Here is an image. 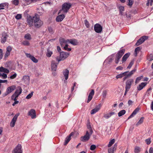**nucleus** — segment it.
<instances>
[{
    "label": "nucleus",
    "mask_w": 153,
    "mask_h": 153,
    "mask_svg": "<svg viewBox=\"0 0 153 153\" xmlns=\"http://www.w3.org/2000/svg\"><path fill=\"white\" fill-rule=\"evenodd\" d=\"M71 6V3L65 2L64 3L62 7V9L59 11V13H60L62 11L63 13H67Z\"/></svg>",
    "instance_id": "nucleus-1"
},
{
    "label": "nucleus",
    "mask_w": 153,
    "mask_h": 153,
    "mask_svg": "<svg viewBox=\"0 0 153 153\" xmlns=\"http://www.w3.org/2000/svg\"><path fill=\"white\" fill-rule=\"evenodd\" d=\"M9 72V70L2 66L0 68V76L2 78L5 79L7 77V75L5 73H8Z\"/></svg>",
    "instance_id": "nucleus-2"
},
{
    "label": "nucleus",
    "mask_w": 153,
    "mask_h": 153,
    "mask_svg": "<svg viewBox=\"0 0 153 153\" xmlns=\"http://www.w3.org/2000/svg\"><path fill=\"white\" fill-rule=\"evenodd\" d=\"M125 51V50L124 49H123L119 51L116 54L115 59V62L116 64L118 63L119 60L124 54Z\"/></svg>",
    "instance_id": "nucleus-3"
},
{
    "label": "nucleus",
    "mask_w": 153,
    "mask_h": 153,
    "mask_svg": "<svg viewBox=\"0 0 153 153\" xmlns=\"http://www.w3.org/2000/svg\"><path fill=\"white\" fill-rule=\"evenodd\" d=\"M34 20V26L35 27L39 28L43 24L42 22L36 16H35L33 18Z\"/></svg>",
    "instance_id": "nucleus-4"
},
{
    "label": "nucleus",
    "mask_w": 153,
    "mask_h": 153,
    "mask_svg": "<svg viewBox=\"0 0 153 153\" xmlns=\"http://www.w3.org/2000/svg\"><path fill=\"white\" fill-rule=\"evenodd\" d=\"M93 132V131L91 130L89 131H86L85 135L81 137V140L83 142H85L88 140Z\"/></svg>",
    "instance_id": "nucleus-5"
},
{
    "label": "nucleus",
    "mask_w": 153,
    "mask_h": 153,
    "mask_svg": "<svg viewBox=\"0 0 153 153\" xmlns=\"http://www.w3.org/2000/svg\"><path fill=\"white\" fill-rule=\"evenodd\" d=\"M69 54L66 52H62L60 53L59 57H57L56 58V60L58 62L63 60L66 58L68 56Z\"/></svg>",
    "instance_id": "nucleus-6"
},
{
    "label": "nucleus",
    "mask_w": 153,
    "mask_h": 153,
    "mask_svg": "<svg viewBox=\"0 0 153 153\" xmlns=\"http://www.w3.org/2000/svg\"><path fill=\"white\" fill-rule=\"evenodd\" d=\"M34 17H35V16L32 17L30 16H27V22L30 27H32L33 25V23H34L33 18Z\"/></svg>",
    "instance_id": "nucleus-7"
},
{
    "label": "nucleus",
    "mask_w": 153,
    "mask_h": 153,
    "mask_svg": "<svg viewBox=\"0 0 153 153\" xmlns=\"http://www.w3.org/2000/svg\"><path fill=\"white\" fill-rule=\"evenodd\" d=\"M22 92V89L19 86L17 89L16 90L15 93L12 96L13 98H14V99H15V97H18V96L21 94Z\"/></svg>",
    "instance_id": "nucleus-8"
},
{
    "label": "nucleus",
    "mask_w": 153,
    "mask_h": 153,
    "mask_svg": "<svg viewBox=\"0 0 153 153\" xmlns=\"http://www.w3.org/2000/svg\"><path fill=\"white\" fill-rule=\"evenodd\" d=\"M16 88V87L14 85L8 87L6 90V92L4 94V96H5L9 94L13 91Z\"/></svg>",
    "instance_id": "nucleus-9"
},
{
    "label": "nucleus",
    "mask_w": 153,
    "mask_h": 153,
    "mask_svg": "<svg viewBox=\"0 0 153 153\" xmlns=\"http://www.w3.org/2000/svg\"><path fill=\"white\" fill-rule=\"evenodd\" d=\"M133 82L134 79H128L126 82L125 88L130 89Z\"/></svg>",
    "instance_id": "nucleus-10"
},
{
    "label": "nucleus",
    "mask_w": 153,
    "mask_h": 153,
    "mask_svg": "<svg viewBox=\"0 0 153 153\" xmlns=\"http://www.w3.org/2000/svg\"><path fill=\"white\" fill-rule=\"evenodd\" d=\"M102 26L99 24H96L94 26V30L97 33H100L102 31Z\"/></svg>",
    "instance_id": "nucleus-11"
},
{
    "label": "nucleus",
    "mask_w": 153,
    "mask_h": 153,
    "mask_svg": "<svg viewBox=\"0 0 153 153\" xmlns=\"http://www.w3.org/2000/svg\"><path fill=\"white\" fill-rule=\"evenodd\" d=\"M148 37L146 36H143L138 40L135 44V45L138 46L142 44L145 41L148 39Z\"/></svg>",
    "instance_id": "nucleus-12"
},
{
    "label": "nucleus",
    "mask_w": 153,
    "mask_h": 153,
    "mask_svg": "<svg viewBox=\"0 0 153 153\" xmlns=\"http://www.w3.org/2000/svg\"><path fill=\"white\" fill-rule=\"evenodd\" d=\"M22 150L21 145L18 144L12 152V153H22Z\"/></svg>",
    "instance_id": "nucleus-13"
},
{
    "label": "nucleus",
    "mask_w": 153,
    "mask_h": 153,
    "mask_svg": "<svg viewBox=\"0 0 153 153\" xmlns=\"http://www.w3.org/2000/svg\"><path fill=\"white\" fill-rule=\"evenodd\" d=\"M19 115V113H18L16 114L13 118L12 119L11 122L10 123V126L11 127H13L15 125V123Z\"/></svg>",
    "instance_id": "nucleus-14"
},
{
    "label": "nucleus",
    "mask_w": 153,
    "mask_h": 153,
    "mask_svg": "<svg viewBox=\"0 0 153 153\" xmlns=\"http://www.w3.org/2000/svg\"><path fill=\"white\" fill-rule=\"evenodd\" d=\"M8 37L7 33L4 32L2 34V36L1 39V42L2 43H4L6 41Z\"/></svg>",
    "instance_id": "nucleus-15"
},
{
    "label": "nucleus",
    "mask_w": 153,
    "mask_h": 153,
    "mask_svg": "<svg viewBox=\"0 0 153 153\" xmlns=\"http://www.w3.org/2000/svg\"><path fill=\"white\" fill-rule=\"evenodd\" d=\"M28 115L31 117L32 119H34L36 118V111L33 109H31L28 112Z\"/></svg>",
    "instance_id": "nucleus-16"
},
{
    "label": "nucleus",
    "mask_w": 153,
    "mask_h": 153,
    "mask_svg": "<svg viewBox=\"0 0 153 153\" xmlns=\"http://www.w3.org/2000/svg\"><path fill=\"white\" fill-rule=\"evenodd\" d=\"M101 106L102 105L101 104H99L94 109L92 110L91 111V114H94L98 112L100 110Z\"/></svg>",
    "instance_id": "nucleus-17"
},
{
    "label": "nucleus",
    "mask_w": 153,
    "mask_h": 153,
    "mask_svg": "<svg viewBox=\"0 0 153 153\" xmlns=\"http://www.w3.org/2000/svg\"><path fill=\"white\" fill-rule=\"evenodd\" d=\"M25 55L27 57L30 58L33 62L36 63L38 62V60L33 56L28 53H26Z\"/></svg>",
    "instance_id": "nucleus-18"
},
{
    "label": "nucleus",
    "mask_w": 153,
    "mask_h": 153,
    "mask_svg": "<svg viewBox=\"0 0 153 153\" xmlns=\"http://www.w3.org/2000/svg\"><path fill=\"white\" fill-rule=\"evenodd\" d=\"M94 94V90L93 89H92L91 92L90 93L88 98L87 102L89 103L92 100L93 98V96Z\"/></svg>",
    "instance_id": "nucleus-19"
},
{
    "label": "nucleus",
    "mask_w": 153,
    "mask_h": 153,
    "mask_svg": "<svg viewBox=\"0 0 153 153\" xmlns=\"http://www.w3.org/2000/svg\"><path fill=\"white\" fill-rule=\"evenodd\" d=\"M74 134V132H72L66 138L65 141L64 145H66L68 143L71 139V137Z\"/></svg>",
    "instance_id": "nucleus-20"
},
{
    "label": "nucleus",
    "mask_w": 153,
    "mask_h": 153,
    "mask_svg": "<svg viewBox=\"0 0 153 153\" xmlns=\"http://www.w3.org/2000/svg\"><path fill=\"white\" fill-rule=\"evenodd\" d=\"M68 43H71L74 45H78V42L77 40L75 39H68Z\"/></svg>",
    "instance_id": "nucleus-21"
},
{
    "label": "nucleus",
    "mask_w": 153,
    "mask_h": 153,
    "mask_svg": "<svg viewBox=\"0 0 153 153\" xmlns=\"http://www.w3.org/2000/svg\"><path fill=\"white\" fill-rule=\"evenodd\" d=\"M58 64L55 62L54 61H52L51 62V67L52 71H56V70Z\"/></svg>",
    "instance_id": "nucleus-22"
},
{
    "label": "nucleus",
    "mask_w": 153,
    "mask_h": 153,
    "mask_svg": "<svg viewBox=\"0 0 153 153\" xmlns=\"http://www.w3.org/2000/svg\"><path fill=\"white\" fill-rule=\"evenodd\" d=\"M146 82H142L138 86H137V88L138 91H140L146 85Z\"/></svg>",
    "instance_id": "nucleus-23"
},
{
    "label": "nucleus",
    "mask_w": 153,
    "mask_h": 153,
    "mask_svg": "<svg viewBox=\"0 0 153 153\" xmlns=\"http://www.w3.org/2000/svg\"><path fill=\"white\" fill-rule=\"evenodd\" d=\"M69 71L67 69H65L63 71V73L65 79L67 80L68 78Z\"/></svg>",
    "instance_id": "nucleus-24"
},
{
    "label": "nucleus",
    "mask_w": 153,
    "mask_h": 153,
    "mask_svg": "<svg viewBox=\"0 0 153 153\" xmlns=\"http://www.w3.org/2000/svg\"><path fill=\"white\" fill-rule=\"evenodd\" d=\"M139 108H136L133 111L132 113L131 114V115L128 117V119H129L133 117L135 114H136L137 112L139 111Z\"/></svg>",
    "instance_id": "nucleus-25"
},
{
    "label": "nucleus",
    "mask_w": 153,
    "mask_h": 153,
    "mask_svg": "<svg viewBox=\"0 0 153 153\" xmlns=\"http://www.w3.org/2000/svg\"><path fill=\"white\" fill-rule=\"evenodd\" d=\"M59 42L60 45L62 47H63V46L65 44H66L67 43H68V39L65 40L63 38H60L59 39Z\"/></svg>",
    "instance_id": "nucleus-26"
},
{
    "label": "nucleus",
    "mask_w": 153,
    "mask_h": 153,
    "mask_svg": "<svg viewBox=\"0 0 153 153\" xmlns=\"http://www.w3.org/2000/svg\"><path fill=\"white\" fill-rule=\"evenodd\" d=\"M115 114V113L114 112H111L109 113H106L104 114V117L106 119H108Z\"/></svg>",
    "instance_id": "nucleus-27"
},
{
    "label": "nucleus",
    "mask_w": 153,
    "mask_h": 153,
    "mask_svg": "<svg viewBox=\"0 0 153 153\" xmlns=\"http://www.w3.org/2000/svg\"><path fill=\"white\" fill-rule=\"evenodd\" d=\"M65 16L64 14L60 15L58 16L56 18V21L57 22H61L65 18Z\"/></svg>",
    "instance_id": "nucleus-28"
},
{
    "label": "nucleus",
    "mask_w": 153,
    "mask_h": 153,
    "mask_svg": "<svg viewBox=\"0 0 153 153\" xmlns=\"http://www.w3.org/2000/svg\"><path fill=\"white\" fill-rule=\"evenodd\" d=\"M130 55V53H128L125 54L122 59V61L123 62H125L126 61L127 59L129 57Z\"/></svg>",
    "instance_id": "nucleus-29"
},
{
    "label": "nucleus",
    "mask_w": 153,
    "mask_h": 153,
    "mask_svg": "<svg viewBox=\"0 0 153 153\" xmlns=\"http://www.w3.org/2000/svg\"><path fill=\"white\" fill-rule=\"evenodd\" d=\"M22 80L24 81L26 83H28L30 81L29 76H23Z\"/></svg>",
    "instance_id": "nucleus-30"
},
{
    "label": "nucleus",
    "mask_w": 153,
    "mask_h": 153,
    "mask_svg": "<svg viewBox=\"0 0 153 153\" xmlns=\"http://www.w3.org/2000/svg\"><path fill=\"white\" fill-rule=\"evenodd\" d=\"M53 54L52 51L50 50L49 49H47V52L46 53V56L48 57H50Z\"/></svg>",
    "instance_id": "nucleus-31"
},
{
    "label": "nucleus",
    "mask_w": 153,
    "mask_h": 153,
    "mask_svg": "<svg viewBox=\"0 0 153 153\" xmlns=\"http://www.w3.org/2000/svg\"><path fill=\"white\" fill-rule=\"evenodd\" d=\"M128 72V71L125 72L124 73H123L122 74H120L117 75L116 76V78L117 79H118L119 78H121L123 77V76L126 75V74H127Z\"/></svg>",
    "instance_id": "nucleus-32"
},
{
    "label": "nucleus",
    "mask_w": 153,
    "mask_h": 153,
    "mask_svg": "<svg viewBox=\"0 0 153 153\" xmlns=\"http://www.w3.org/2000/svg\"><path fill=\"white\" fill-rule=\"evenodd\" d=\"M136 71V66L135 67L134 70L130 72L128 74H127V76L130 77Z\"/></svg>",
    "instance_id": "nucleus-33"
},
{
    "label": "nucleus",
    "mask_w": 153,
    "mask_h": 153,
    "mask_svg": "<svg viewBox=\"0 0 153 153\" xmlns=\"http://www.w3.org/2000/svg\"><path fill=\"white\" fill-rule=\"evenodd\" d=\"M126 113V111L123 110L120 111L118 113V115L119 117H121L124 114Z\"/></svg>",
    "instance_id": "nucleus-34"
},
{
    "label": "nucleus",
    "mask_w": 153,
    "mask_h": 153,
    "mask_svg": "<svg viewBox=\"0 0 153 153\" xmlns=\"http://www.w3.org/2000/svg\"><path fill=\"white\" fill-rule=\"evenodd\" d=\"M143 76H141L137 77L136 79L135 83L137 84L143 78Z\"/></svg>",
    "instance_id": "nucleus-35"
},
{
    "label": "nucleus",
    "mask_w": 153,
    "mask_h": 153,
    "mask_svg": "<svg viewBox=\"0 0 153 153\" xmlns=\"http://www.w3.org/2000/svg\"><path fill=\"white\" fill-rule=\"evenodd\" d=\"M124 10V7L123 6H120L119 7V11L120 14L121 15H123V12Z\"/></svg>",
    "instance_id": "nucleus-36"
},
{
    "label": "nucleus",
    "mask_w": 153,
    "mask_h": 153,
    "mask_svg": "<svg viewBox=\"0 0 153 153\" xmlns=\"http://www.w3.org/2000/svg\"><path fill=\"white\" fill-rule=\"evenodd\" d=\"M115 139H113L111 140H110L109 143V144L108 145V147H111L112 145L113 144L115 143Z\"/></svg>",
    "instance_id": "nucleus-37"
},
{
    "label": "nucleus",
    "mask_w": 153,
    "mask_h": 153,
    "mask_svg": "<svg viewBox=\"0 0 153 153\" xmlns=\"http://www.w3.org/2000/svg\"><path fill=\"white\" fill-rule=\"evenodd\" d=\"M17 97H15V99L14 100V98H13L12 97V96H11V99L13 100L14 101H15L14 102L13 104H12V105L13 106H15V105L17 104H18L19 102L18 101H17Z\"/></svg>",
    "instance_id": "nucleus-38"
},
{
    "label": "nucleus",
    "mask_w": 153,
    "mask_h": 153,
    "mask_svg": "<svg viewBox=\"0 0 153 153\" xmlns=\"http://www.w3.org/2000/svg\"><path fill=\"white\" fill-rule=\"evenodd\" d=\"M12 3L15 6H17L19 4V0H13L11 1Z\"/></svg>",
    "instance_id": "nucleus-39"
},
{
    "label": "nucleus",
    "mask_w": 153,
    "mask_h": 153,
    "mask_svg": "<svg viewBox=\"0 0 153 153\" xmlns=\"http://www.w3.org/2000/svg\"><path fill=\"white\" fill-rule=\"evenodd\" d=\"M140 48L139 47H138L135 48V53L134 56H136L137 55V53H138L140 51Z\"/></svg>",
    "instance_id": "nucleus-40"
},
{
    "label": "nucleus",
    "mask_w": 153,
    "mask_h": 153,
    "mask_svg": "<svg viewBox=\"0 0 153 153\" xmlns=\"http://www.w3.org/2000/svg\"><path fill=\"white\" fill-rule=\"evenodd\" d=\"M144 119V117H141L139 120L138 123L136 124V126H138L143 123Z\"/></svg>",
    "instance_id": "nucleus-41"
},
{
    "label": "nucleus",
    "mask_w": 153,
    "mask_h": 153,
    "mask_svg": "<svg viewBox=\"0 0 153 153\" xmlns=\"http://www.w3.org/2000/svg\"><path fill=\"white\" fill-rule=\"evenodd\" d=\"M141 151V149L140 147L136 146L134 149V152L135 153H139Z\"/></svg>",
    "instance_id": "nucleus-42"
},
{
    "label": "nucleus",
    "mask_w": 153,
    "mask_h": 153,
    "mask_svg": "<svg viewBox=\"0 0 153 153\" xmlns=\"http://www.w3.org/2000/svg\"><path fill=\"white\" fill-rule=\"evenodd\" d=\"M115 150H116V148H115V149H114V148H111L108 149V153H114V151Z\"/></svg>",
    "instance_id": "nucleus-43"
},
{
    "label": "nucleus",
    "mask_w": 153,
    "mask_h": 153,
    "mask_svg": "<svg viewBox=\"0 0 153 153\" xmlns=\"http://www.w3.org/2000/svg\"><path fill=\"white\" fill-rule=\"evenodd\" d=\"M25 38L27 39L30 40L31 39V35L29 33L25 35Z\"/></svg>",
    "instance_id": "nucleus-44"
},
{
    "label": "nucleus",
    "mask_w": 153,
    "mask_h": 153,
    "mask_svg": "<svg viewBox=\"0 0 153 153\" xmlns=\"http://www.w3.org/2000/svg\"><path fill=\"white\" fill-rule=\"evenodd\" d=\"M22 44L24 45L28 46L30 45V43L27 41L25 40L22 42Z\"/></svg>",
    "instance_id": "nucleus-45"
},
{
    "label": "nucleus",
    "mask_w": 153,
    "mask_h": 153,
    "mask_svg": "<svg viewBox=\"0 0 153 153\" xmlns=\"http://www.w3.org/2000/svg\"><path fill=\"white\" fill-rule=\"evenodd\" d=\"M33 92H32L30 94H28L26 97V98L27 99L30 98L33 95Z\"/></svg>",
    "instance_id": "nucleus-46"
},
{
    "label": "nucleus",
    "mask_w": 153,
    "mask_h": 153,
    "mask_svg": "<svg viewBox=\"0 0 153 153\" xmlns=\"http://www.w3.org/2000/svg\"><path fill=\"white\" fill-rule=\"evenodd\" d=\"M153 2V0H147V2L146 3V5L149 6L150 3V5L152 6V2Z\"/></svg>",
    "instance_id": "nucleus-47"
},
{
    "label": "nucleus",
    "mask_w": 153,
    "mask_h": 153,
    "mask_svg": "<svg viewBox=\"0 0 153 153\" xmlns=\"http://www.w3.org/2000/svg\"><path fill=\"white\" fill-rule=\"evenodd\" d=\"M114 60V58L113 57L111 56H110L109 57L108 59L107 60H108V62L109 63L112 62V61Z\"/></svg>",
    "instance_id": "nucleus-48"
},
{
    "label": "nucleus",
    "mask_w": 153,
    "mask_h": 153,
    "mask_svg": "<svg viewBox=\"0 0 153 153\" xmlns=\"http://www.w3.org/2000/svg\"><path fill=\"white\" fill-rule=\"evenodd\" d=\"M85 24L87 27L88 28L89 27V24L87 20H85L84 21Z\"/></svg>",
    "instance_id": "nucleus-49"
},
{
    "label": "nucleus",
    "mask_w": 153,
    "mask_h": 153,
    "mask_svg": "<svg viewBox=\"0 0 153 153\" xmlns=\"http://www.w3.org/2000/svg\"><path fill=\"white\" fill-rule=\"evenodd\" d=\"M128 5L130 6L131 7L132 6L133 4V0H128Z\"/></svg>",
    "instance_id": "nucleus-50"
},
{
    "label": "nucleus",
    "mask_w": 153,
    "mask_h": 153,
    "mask_svg": "<svg viewBox=\"0 0 153 153\" xmlns=\"http://www.w3.org/2000/svg\"><path fill=\"white\" fill-rule=\"evenodd\" d=\"M134 64V61H132L131 62L129 65L127 67V68L128 69L130 68Z\"/></svg>",
    "instance_id": "nucleus-51"
},
{
    "label": "nucleus",
    "mask_w": 153,
    "mask_h": 153,
    "mask_svg": "<svg viewBox=\"0 0 153 153\" xmlns=\"http://www.w3.org/2000/svg\"><path fill=\"white\" fill-rule=\"evenodd\" d=\"M87 127L88 129V130H87V131H89L90 130L91 131H92L89 123H88L87 124Z\"/></svg>",
    "instance_id": "nucleus-52"
},
{
    "label": "nucleus",
    "mask_w": 153,
    "mask_h": 153,
    "mask_svg": "<svg viewBox=\"0 0 153 153\" xmlns=\"http://www.w3.org/2000/svg\"><path fill=\"white\" fill-rule=\"evenodd\" d=\"M17 75V74L15 73L13 74L10 76V78L12 79H14L16 77Z\"/></svg>",
    "instance_id": "nucleus-53"
},
{
    "label": "nucleus",
    "mask_w": 153,
    "mask_h": 153,
    "mask_svg": "<svg viewBox=\"0 0 153 153\" xmlns=\"http://www.w3.org/2000/svg\"><path fill=\"white\" fill-rule=\"evenodd\" d=\"M22 15L20 14H18L15 16V18L17 19H19L22 18Z\"/></svg>",
    "instance_id": "nucleus-54"
},
{
    "label": "nucleus",
    "mask_w": 153,
    "mask_h": 153,
    "mask_svg": "<svg viewBox=\"0 0 153 153\" xmlns=\"http://www.w3.org/2000/svg\"><path fill=\"white\" fill-rule=\"evenodd\" d=\"M107 92L105 90L103 91L102 93V95L103 97L105 98L107 95Z\"/></svg>",
    "instance_id": "nucleus-55"
},
{
    "label": "nucleus",
    "mask_w": 153,
    "mask_h": 153,
    "mask_svg": "<svg viewBox=\"0 0 153 153\" xmlns=\"http://www.w3.org/2000/svg\"><path fill=\"white\" fill-rule=\"evenodd\" d=\"M96 148V146L94 145H92L91 146L90 149L91 150H94Z\"/></svg>",
    "instance_id": "nucleus-56"
},
{
    "label": "nucleus",
    "mask_w": 153,
    "mask_h": 153,
    "mask_svg": "<svg viewBox=\"0 0 153 153\" xmlns=\"http://www.w3.org/2000/svg\"><path fill=\"white\" fill-rule=\"evenodd\" d=\"M12 50V47L10 46H9L7 48V51L10 52Z\"/></svg>",
    "instance_id": "nucleus-57"
},
{
    "label": "nucleus",
    "mask_w": 153,
    "mask_h": 153,
    "mask_svg": "<svg viewBox=\"0 0 153 153\" xmlns=\"http://www.w3.org/2000/svg\"><path fill=\"white\" fill-rule=\"evenodd\" d=\"M3 57L2 50L1 49H0V60Z\"/></svg>",
    "instance_id": "nucleus-58"
},
{
    "label": "nucleus",
    "mask_w": 153,
    "mask_h": 153,
    "mask_svg": "<svg viewBox=\"0 0 153 153\" xmlns=\"http://www.w3.org/2000/svg\"><path fill=\"white\" fill-rule=\"evenodd\" d=\"M5 6V4L3 3H2L0 4V10L3 9L4 7Z\"/></svg>",
    "instance_id": "nucleus-59"
},
{
    "label": "nucleus",
    "mask_w": 153,
    "mask_h": 153,
    "mask_svg": "<svg viewBox=\"0 0 153 153\" xmlns=\"http://www.w3.org/2000/svg\"><path fill=\"white\" fill-rule=\"evenodd\" d=\"M10 52L6 51L5 54L4 55L5 57L6 58V57H7L8 56H9L10 55Z\"/></svg>",
    "instance_id": "nucleus-60"
},
{
    "label": "nucleus",
    "mask_w": 153,
    "mask_h": 153,
    "mask_svg": "<svg viewBox=\"0 0 153 153\" xmlns=\"http://www.w3.org/2000/svg\"><path fill=\"white\" fill-rule=\"evenodd\" d=\"M48 30L49 32L51 33H53V29L51 27H49L48 28Z\"/></svg>",
    "instance_id": "nucleus-61"
},
{
    "label": "nucleus",
    "mask_w": 153,
    "mask_h": 153,
    "mask_svg": "<svg viewBox=\"0 0 153 153\" xmlns=\"http://www.w3.org/2000/svg\"><path fill=\"white\" fill-rule=\"evenodd\" d=\"M133 102L131 100H129L128 101V105L130 106L132 105Z\"/></svg>",
    "instance_id": "nucleus-62"
},
{
    "label": "nucleus",
    "mask_w": 153,
    "mask_h": 153,
    "mask_svg": "<svg viewBox=\"0 0 153 153\" xmlns=\"http://www.w3.org/2000/svg\"><path fill=\"white\" fill-rule=\"evenodd\" d=\"M146 142L147 144H149L151 143V141L149 139H147L146 140Z\"/></svg>",
    "instance_id": "nucleus-63"
},
{
    "label": "nucleus",
    "mask_w": 153,
    "mask_h": 153,
    "mask_svg": "<svg viewBox=\"0 0 153 153\" xmlns=\"http://www.w3.org/2000/svg\"><path fill=\"white\" fill-rule=\"evenodd\" d=\"M123 67H122V66H119L118 67H117V68H116V70H123Z\"/></svg>",
    "instance_id": "nucleus-64"
}]
</instances>
